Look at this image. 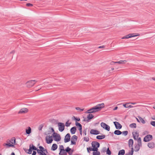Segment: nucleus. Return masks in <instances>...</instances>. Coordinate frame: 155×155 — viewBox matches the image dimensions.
Listing matches in <instances>:
<instances>
[{"instance_id": "17", "label": "nucleus", "mask_w": 155, "mask_h": 155, "mask_svg": "<svg viewBox=\"0 0 155 155\" xmlns=\"http://www.w3.org/2000/svg\"><path fill=\"white\" fill-rule=\"evenodd\" d=\"M70 135L69 134H67L65 137L64 139V142L67 143L70 141Z\"/></svg>"}, {"instance_id": "5", "label": "nucleus", "mask_w": 155, "mask_h": 155, "mask_svg": "<svg viewBox=\"0 0 155 155\" xmlns=\"http://www.w3.org/2000/svg\"><path fill=\"white\" fill-rule=\"evenodd\" d=\"M137 142V144H135L134 151L136 152L140 150V147L142 146L141 139H139Z\"/></svg>"}, {"instance_id": "54", "label": "nucleus", "mask_w": 155, "mask_h": 155, "mask_svg": "<svg viewBox=\"0 0 155 155\" xmlns=\"http://www.w3.org/2000/svg\"><path fill=\"white\" fill-rule=\"evenodd\" d=\"M73 152V151L72 150H71V152L70 151L69 152H68V153L70 155H71V154H72V152Z\"/></svg>"}, {"instance_id": "63", "label": "nucleus", "mask_w": 155, "mask_h": 155, "mask_svg": "<svg viewBox=\"0 0 155 155\" xmlns=\"http://www.w3.org/2000/svg\"><path fill=\"white\" fill-rule=\"evenodd\" d=\"M11 155H15V153L13 152L11 153Z\"/></svg>"}, {"instance_id": "13", "label": "nucleus", "mask_w": 155, "mask_h": 155, "mask_svg": "<svg viewBox=\"0 0 155 155\" xmlns=\"http://www.w3.org/2000/svg\"><path fill=\"white\" fill-rule=\"evenodd\" d=\"M101 127H102L104 129L108 131L110 130V126L105 123L103 122H102L101 124Z\"/></svg>"}, {"instance_id": "22", "label": "nucleus", "mask_w": 155, "mask_h": 155, "mask_svg": "<svg viewBox=\"0 0 155 155\" xmlns=\"http://www.w3.org/2000/svg\"><path fill=\"white\" fill-rule=\"evenodd\" d=\"M94 117V116L91 114H89L87 115V120H86L87 122H89V120L91 119H92ZM84 121H86L85 119L84 120Z\"/></svg>"}, {"instance_id": "55", "label": "nucleus", "mask_w": 155, "mask_h": 155, "mask_svg": "<svg viewBox=\"0 0 155 155\" xmlns=\"http://www.w3.org/2000/svg\"><path fill=\"white\" fill-rule=\"evenodd\" d=\"M79 130H80V134L81 135L82 133V128H81V129H80V128H79Z\"/></svg>"}, {"instance_id": "24", "label": "nucleus", "mask_w": 155, "mask_h": 155, "mask_svg": "<svg viewBox=\"0 0 155 155\" xmlns=\"http://www.w3.org/2000/svg\"><path fill=\"white\" fill-rule=\"evenodd\" d=\"M127 61L126 60H120L118 61L114 62L113 61L112 62L115 63H118L120 64H125L126 62Z\"/></svg>"}, {"instance_id": "45", "label": "nucleus", "mask_w": 155, "mask_h": 155, "mask_svg": "<svg viewBox=\"0 0 155 155\" xmlns=\"http://www.w3.org/2000/svg\"><path fill=\"white\" fill-rule=\"evenodd\" d=\"M76 125L77 126H78L79 127V128H80L81 129V128H82V126L78 122H76Z\"/></svg>"}, {"instance_id": "1", "label": "nucleus", "mask_w": 155, "mask_h": 155, "mask_svg": "<svg viewBox=\"0 0 155 155\" xmlns=\"http://www.w3.org/2000/svg\"><path fill=\"white\" fill-rule=\"evenodd\" d=\"M104 107V104L101 103L97 104L96 106L88 110L86 112V113H91L100 111Z\"/></svg>"}, {"instance_id": "36", "label": "nucleus", "mask_w": 155, "mask_h": 155, "mask_svg": "<svg viewBox=\"0 0 155 155\" xmlns=\"http://www.w3.org/2000/svg\"><path fill=\"white\" fill-rule=\"evenodd\" d=\"M130 127L131 128H136V124L135 123H132L130 125Z\"/></svg>"}, {"instance_id": "37", "label": "nucleus", "mask_w": 155, "mask_h": 155, "mask_svg": "<svg viewBox=\"0 0 155 155\" xmlns=\"http://www.w3.org/2000/svg\"><path fill=\"white\" fill-rule=\"evenodd\" d=\"M87 152L88 153L90 152L89 150L90 151H95L94 149H93V147L92 148L90 147H88L87 148Z\"/></svg>"}, {"instance_id": "42", "label": "nucleus", "mask_w": 155, "mask_h": 155, "mask_svg": "<svg viewBox=\"0 0 155 155\" xmlns=\"http://www.w3.org/2000/svg\"><path fill=\"white\" fill-rule=\"evenodd\" d=\"M31 145V148L32 150H36L37 151V150L38 149H37V148L35 147V146H34L33 145Z\"/></svg>"}, {"instance_id": "14", "label": "nucleus", "mask_w": 155, "mask_h": 155, "mask_svg": "<svg viewBox=\"0 0 155 155\" xmlns=\"http://www.w3.org/2000/svg\"><path fill=\"white\" fill-rule=\"evenodd\" d=\"M78 139L76 135H73L71 138V144L75 145L76 144V141Z\"/></svg>"}, {"instance_id": "34", "label": "nucleus", "mask_w": 155, "mask_h": 155, "mask_svg": "<svg viewBox=\"0 0 155 155\" xmlns=\"http://www.w3.org/2000/svg\"><path fill=\"white\" fill-rule=\"evenodd\" d=\"M138 117L140 120V122H141L143 124H144L145 123V120L142 118L140 116H138Z\"/></svg>"}, {"instance_id": "6", "label": "nucleus", "mask_w": 155, "mask_h": 155, "mask_svg": "<svg viewBox=\"0 0 155 155\" xmlns=\"http://www.w3.org/2000/svg\"><path fill=\"white\" fill-rule=\"evenodd\" d=\"M92 146L94 150H98V148L99 147V143L97 141H93L91 143Z\"/></svg>"}, {"instance_id": "41", "label": "nucleus", "mask_w": 155, "mask_h": 155, "mask_svg": "<svg viewBox=\"0 0 155 155\" xmlns=\"http://www.w3.org/2000/svg\"><path fill=\"white\" fill-rule=\"evenodd\" d=\"M75 109L78 110L79 112H81L84 110V109H81L79 107H76L75 108Z\"/></svg>"}, {"instance_id": "52", "label": "nucleus", "mask_w": 155, "mask_h": 155, "mask_svg": "<svg viewBox=\"0 0 155 155\" xmlns=\"http://www.w3.org/2000/svg\"><path fill=\"white\" fill-rule=\"evenodd\" d=\"M74 119L77 121H79L80 120V119L79 118H76L74 116Z\"/></svg>"}, {"instance_id": "21", "label": "nucleus", "mask_w": 155, "mask_h": 155, "mask_svg": "<svg viewBox=\"0 0 155 155\" xmlns=\"http://www.w3.org/2000/svg\"><path fill=\"white\" fill-rule=\"evenodd\" d=\"M148 146L151 148H153L155 147V144L153 142H150L148 144Z\"/></svg>"}, {"instance_id": "32", "label": "nucleus", "mask_w": 155, "mask_h": 155, "mask_svg": "<svg viewBox=\"0 0 155 155\" xmlns=\"http://www.w3.org/2000/svg\"><path fill=\"white\" fill-rule=\"evenodd\" d=\"M134 152V149L133 147L131 148V150L129 151V152L126 153L125 155H133Z\"/></svg>"}, {"instance_id": "59", "label": "nucleus", "mask_w": 155, "mask_h": 155, "mask_svg": "<svg viewBox=\"0 0 155 155\" xmlns=\"http://www.w3.org/2000/svg\"><path fill=\"white\" fill-rule=\"evenodd\" d=\"M129 103H130V104H136V103H135V102H134V103H133V102H129Z\"/></svg>"}, {"instance_id": "2", "label": "nucleus", "mask_w": 155, "mask_h": 155, "mask_svg": "<svg viewBox=\"0 0 155 155\" xmlns=\"http://www.w3.org/2000/svg\"><path fill=\"white\" fill-rule=\"evenodd\" d=\"M104 107V104L101 103L97 104L96 106L88 110L86 112V113H91L100 111Z\"/></svg>"}, {"instance_id": "62", "label": "nucleus", "mask_w": 155, "mask_h": 155, "mask_svg": "<svg viewBox=\"0 0 155 155\" xmlns=\"http://www.w3.org/2000/svg\"><path fill=\"white\" fill-rule=\"evenodd\" d=\"M152 79L153 80L155 81V77H152Z\"/></svg>"}, {"instance_id": "40", "label": "nucleus", "mask_w": 155, "mask_h": 155, "mask_svg": "<svg viewBox=\"0 0 155 155\" xmlns=\"http://www.w3.org/2000/svg\"><path fill=\"white\" fill-rule=\"evenodd\" d=\"M66 152L67 153L70 152L71 150V148H70L69 147H67L65 150Z\"/></svg>"}, {"instance_id": "53", "label": "nucleus", "mask_w": 155, "mask_h": 155, "mask_svg": "<svg viewBox=\"0 0 155 155\" xmlns=\"http://www.w3.org/2000/svg\"><path fill=\"white\" fill-rule=\"evenodd\" d=\"M36 152L35 151H33V153L32 155H35L36 154Z\"/></svg>"}, {"instance_id": "49", "label": "nucleus", "mask_w": 155, "mask_h": 155, "mask_svg": "<svg viewBox=\"0 0 155 155\" xmlns=\"http://www.w3.org/2000/svg\"><path fill=\"white\" fill-rule=\"evenodd\" d=\"M150 124L154 127H155V121H151L150 123Z\"/></svg>"}, {"instance_id": "61", "label": "nucleus", "mask_w": 155, "mask_h": 155, "mask_svg": "<svg viewBox=\"0 0 155 155\" xmlns=\"http://www.w3.org/2000/svg\"><path fill=\"white\" fill-rule=\"evenodd\" d=\"M136 118V119H137V121L138 122H140V120H139V118Z\"/></svg>"}, {"instance_id": "48", "label": "nucleus", "mask_w": 155, "mask_h": 155, "mask_svg": "<svg viewBox=\"0 0 155 155\" xmlns=\"http://www.w3.org/2000/svg\"><path fill=\"white\" fill-rule=\"evenodd\" d=\"M122 133L124 135L126 136L128 132L127 131H123Z\"/></svg>"}, {"instance_id": "8", "label": "nucleus", "mask_w": 155, "mask_h": 155, "mask_svg": "<svg viewBox=\"0 0 155 155\" xmlns=\"http://www.w3.org/2000/svg\"><path fill=\"white\" fill-rule=\"evenodd\" d=\"M36 82V81L35 80L28 81L26 83V86L28 87H30L33 86Z\"/></svg>"}, {"instance_id": "28", "label": "nucleus", "mask_w": 155, "mask_h": 155, "mask_svg": "<svg viewBox=\"0 0 155 155\" xmlns=\"http://www.w3.org/2000/svg\"><path fill=\"white\" fill-rule=\"evenodd\" d=\"M76 130V127H74L71 129V132L72 134H74L75 133Z\"/></svg>"}, {"instance_id": "64", "label": "nucleus", "mask_w": 155, "mask_h": 155, "mask_svg": "<svg viewBox=\"0 0 155 155\" xmlns=\"http://www.w3.org/2000/svg\"><path fill=\"white\" fill-rule=\"evenodd\" d=\"M153 108L154 109H155V107H153Z\"/></svg>"}, {"instance_id": "4", "label": "nucleus", "mask_w": 155, "mask_h": 155, "mask_svg": "<svg viewBox=\"0 0 155 155\" xmlns=\"http://www.w3.org/2000/svg\"><path fill=\"white\" fill-rule=\"evenodd\" d=\"M39 149H38L37 152L38 153L39 155H47L45 153H48L47 150L42 146L39 147Z\"/></svg>"}, {"instance_id": "51", "label": "nucleus", "mask_w": 155, "mask_h": 155, "mask_svg": "<svg viewBox=\"0 0 155 155\" xmlns=\"http://www.w3.org/2000/svg\"><path fill=\"white\" fill-rule=\"evenodd\" d=\"M105 47V46L104 45H102L101 46H100L98 47V48H104Z\"/></svg>"}, {"instance_id": "9", "label": "nucleus", "mask_w": 155, "mask_h": 155, "mask_svg": "<svg viewBox=\"0 0 155 155\" xmlns=\"http://www.w3.org/2000/svg\"><path fill=\"white\" fill-rule=\"evenodd\" d=\"M58 129L60 131H63L64 129V123L59 122L58 123Z\"/></svg>"}, {"instance_id": "38", "label": "nucleus", "mask_w": 155, "mask_h": 155, "mask_svg": "<svg viewBox=\"0 0 155 155\" xmlns=\"http://www.w3.org/2000/svg\"><path fill=\"white\" fill-rule=\"evenodd\" d=\"M32 150L31 149V145H30L29 146V148L28 150V153L29 154H31L32 152Z\"/></svg>"}, {"instance_id": "19", "label": "nucleus", "mask_w": 155, "mask_h": 155, "mask_svg": "<svg viewBox=\"0 0 155 155\" xmlns=\"http://www.w3.org/2000/svg\"><path fill=\"white\" fill-rule=\"evenodd\" d=\"M114 123L117 129H120L121 128L122 126L119 123L117 122H114Z\"/></svg>"}, {"instance_id": "25", "label": "nucleus", "mask_w": 155, "mask_h": 155, "mask_svg": "<svg viewBox=\"0 0 155 155\" xmlns=\"http://www.w3.org/2000/svg\"><path fill=\"white\" fill-rule=\"evenodd\" d=\"M26 133V134H29L31 133V128L28 127L25 130Z\"/></svg>"}, {"instance_id": "27", "label": "nucleus", "mask_w": 155, "mask_h": 155, "mask_svg": "<svg viewBox=\"0 0 155 155\" xmlns=\"http://www.w3.org/2000/svg\"><path fill=\"white\" fill-rule=\"evenodd\" d=\"M105 137V136L104 135H98L96 137V138L98 139L101 140L104 138Z\"/></svg>"}, {"instance_id": "12", "label": "nucleus", "mask_w": 155, "mask_h": 155, "mask_svg": "<svg viewBox=\"0 0 155 155\" xmlns=\"http://www.w3.org/2000/svg\"><path fill=\"white\" fill-rule=\"evenodd\" d=\"M132 134L133 135V137L134 139L135 140H136L137 141H138V140L139 139H141L140 137H139V134L137 131L134 132L132 133Z\"/></svg>"}, {"instance_id": "31", "label": "nucleus", "mask_w": 155, "mask_h": 155, "mask_svg": "<svg viewBox=\"0 0 155 155\" xmlns=\"http://www.w3.org/2000/svg\"><path fill=\"white\" fill-rule=\"evenodd\" d=\"M125 151L124 150L122 149L119 151L118 155H124L125 154Z\"/></svg>"}, {"instance_id": "29", "label": "nucleus", "mask_w": 155, "mask_h": 155, "mask_svg": "<svg viewBox=\"0 0 155 155\" xmlns=\"http://www.w3.org/2000/svg\"><path fill=\"white\" fill-rule=\"evenodd\" d=\"M59 155H67V153L65 151V150H61L60 151L59 153Z\"/></svg>"}, {"instance_id": "16", "label": "nucleus", "mask_w": 155, "mask_h": 155, "mask_svg": "<svg viewBox=\"0 0 155 155\" xmlns=\"http://www.w3.org/2000/svg\"><path fill=\"white\" fill-rule=\"evenodd\" d=\"M28 111V109L27 108H23L21 109L18 111L19 114H23L27 113Z\"/></svg>"}, {"instance_id": "7", "label": "nucleus", "mask_w": 155, "mask_h": 155, "mask_svg": "<svg viewBox=\"0 0 155 155\" xmlns=\"http://www.w3.org/2000/svg\"><path fill=\"white\" fill-rule=\"evenodd\" d=\"M140 35L138 34H135V33H132V34H130L128 35H127L124 37H122L121 38L122 39H128L129 38H130L131 37L137 36H139Z\"/></svg>"}, {"instance_id": "60", "label": "nucleus", "mask_w": 155, "mask_h": 155, "mask_svg": "<svg viewBox=\"0 0 155 155\" xmlns=\"http://www.w3.org/2000/svg\"><path fill=\"white\" fill-rule=\"evenodd\" d=\"M152 119L153 120H155V116H153V117H152Z\"/></svg>"}, {"instance_id": "23", "label": "nucleus", "mask_w": 155, "mask_h": 155, "mask_svg": "<svg viewBox=\"0 0 155 155\" xmlns=\"http://www.w3.org/2000/svg\"><path fill=\"white\" fill-rule=\"evenodd\" d=\"M134 141L132 139H130L128 141V144L129 147H131V148L133 147V145Z\"/></svg>"}, {"instance_id": "47", "label": "nucleus", "mask_w": 155, "mask_h": 155, "mask_svg": "<svg viewBox=\"0 0 155 155\" xmlns=\"http://www.w3.org/2000/svg\"><path fill=\"white\" fill-rule=\"evenodd\" d=\"M68 121H67L65 123V126L67 127L69 126L71 124V123H69Z\"/></svg>"}, {"instance_id": "58", "label": "nucleus", "mask_w": 155, "mask_h": 155, "mask_svg": "<svg viewBox=\"0 0 155 155\" xmlns=\"http://www.w3.org/2000/svg\"><path fill=\"white\" fill-rule=\"evenodd\" d=\"M133 107L131 105H128V108H132Z\"/></svg>"}, {"instance_id": "10", "label": "nucleus", "mask_w": 155, "mask_h": 155, "mask_svg": "<svg viewBox=\"0 0 155 155\" xmlns=\"http://www.w3.org/2000/svg\"><path fill=\"white\" fill-rule=\"evenodd\" d=\"M53 135L54 140L56 141H59L61 139V137L59 134L54 133Z\"/></svg>"}, {"instance_id": "30", "label": "nucleus", "mask_w": 155, "mask_h": 155, "mask_svg": "<svg viewBox=\"0 0 155 155\" xmlns=\"http://www.w3.org/2000/svg\"><path fill=\"white\" fill-rule=\"evenodd\" d=\"M57 145L56 144H53L51 147V149L53 151L57 149Z\"/></svg>"}, {"instance_id": "50", "label": "nucleus", "mask_w": 155, "mask_h": 155, "mask_svg": "<svg viewBox=\"0 0 155 155\" xmlns=\"http://www.w3.org/2000/svg\"><path fill=\"white\" fill-rule=\"evenodd\" d=\"M26 6L28 7L32 6H33L32 4L29 3H27L26 5Z\"/></svg>"}, {"instance_id": "44", "label": "nucleus", "mask_w": 155, "mask_h": 155, "mask_svg": "<svg viewBox=\"0 0 155 155\" xmlns=\"http://www.w3.org/2000/svg\"><path fill=\"white\" fill-rule=\"evenodd\" d=\"M130 103H129H129H126L125 104H123V106L125 108H128V104H130Z\"/></svg>"}, {"instance_id": "35", "label": "nucleus", "mask_w": 155, "mask_h": 155, "mask_svg": "<svg viewBox=\"0 0 155 155\" xmlns=\"http://www.w3.org/2000/svg\"><path fill=\"white\" fill-rule=\"evenodd\" d=\"M98 150H95L93 152V155H100V153L99 151H98Z\"/></svg>"}, {"instance_id": "11", "label": "nucleus", "mask_w": 155, "mask_h": 155, "mask_svg": "<svg viewBox=\"0 0 155 155\" xmlns=\"http://www.w3.org/2000/svg\"><path fill=\"white\" fill-rule=\"evenodd\" d=\"M153 139V136L152 135L148 134L144 138L143 141L145 142H147Z\"/></svg>"}, {"instance_id": "39", "label": "nucleus", "mask_w": 155, "mask_h": 155, "mask_svg": "<svg viewBox=\"0 0 155 155\" xmlns=\"http://www.w3.org/2000/svg\"><path fill=\"white\" fill-rule=\"evenodd\" d=\"M59 150L60 151H61V150H64L63 146L62 145H60L59 146Z\"/></svg>"}, {"instance_id": "20", "label": "nucleus", "mask_w": 155, "mask_h": 155, "mask_svg": "<svg viewBox=\"0 0 155 155\" xmlns=\"http://www.w3.org/2000/svg\"><path fill=\"white\" fill-rule=\"evenodd\" d=\"M3 145L4 146H6V147L8 148L11 147H14V146L13 144L8 142L7 143H4Z\"/></svg>"}, {"instance_id": "57", "label": "nucleus", "mask_w": 155, "mask_h": 155, "mask_svg": "<svg viewBox=\"0 0 155 155\" xmlns=\"http://www.w3.org/2000/svg\"><path fill=\"white\" fill-rule=\"evenodd\" d=\"M118 107H115L113 109V110H115L117 109Z\"/></svg>"}, {"instance_id": "3", "label": "nucleus", "mask_w": 155, "mask_h": 155, "mask_svg": "<svg viewBox=\"0 0 155 155\" xmlns=\"http://www.w3.org/2000/svg\"><path fill=\"white\" fill-rule=\"evenodd\" d=\"M104 107V104L101 103L97 104L96 106L88 110L86 112V113H91L100 111Z\"/></svg>"}, {"instance_id": "46", "label": "nucleus", "mask_w": 155, "mask_h": 155, "mask_svg": "<svg viewBox=\"0 0 155 155\" xmlns=\"http://www.w3.org/2000/svg\"><path fill=\"white\" fill-rule=\"evenodd\" d=\"M84 140L86 142H88L89 140V138L88 137H84Z\"/></svg>"}, {"instance_id": "15", "label": "nucleus", "mask_w": 155, "mask_h": 155, "mask_svg": "<svg viewBox=\"0 0 155 155\" xmlns=\"http://www.w3.org/2000/svg\"><path fill=\"white\" fill-rule=\"evenodd\" d=\"M46 143H47L49 144L51 143L53 141L52 136L50 135L47 136L46 137Z\"/></svg>"}, {"instance_id": "18", "label": "nucleus", "mask_w": 155, "mask_h": 155, "mask_svg": "<svg viewBox=\"0 0 155 155\" xmlns=\"http://www.w3.org/2000/svg\"><path fill=\"white\" fill-rule=\"evenodd\" d=\"M90 133L91 134L97 135L100 134V132L96 130L91 129V130Z\"/></svg>"}, {"instance_id": "33", "label": "nucleus", "mask_w": 155, "mask_h": 155, "mask_svg": "<svg viewBox=\"0 0 155 155\" xmlns=\"http://www.w3.org/2000/svg\"><path fill=\"white\" fill-rule=\"evenodd\" d=\"M114 133L115 134L119 135L121 134L122 132L120 130H117L114 131Z\"/></svg>"}, {"instance_id": "56", "label": "nucleus", "mask_w": 155, "mask_h": 155, "mask_svg": "<svg viewBox=\"0 0 155 155\" xmlns=\"http://www.w3.org/2000/svg\"><path fill=\"white\" fill-rule=\"evenodd\" d=\"M106 148H105V147H104V148H103V150H103V152H105V151H106Z\"/></svg>"}, {"instance_id": "43", "label": "nucleus", "mask_w": 155, "mask_h": 155, "mask_svg": "<svg viewBox=\"0 0 155 155\" xmlns=\"http://www.w3.org/2000/svg\"><path fill=\"white\" fill-rule=\"evenodd\" d=\"M106 153L107 154L109 155L111 154V152L109 148H107V150L106 151Z\"/></svg>"}, {"instance_id": "26", "label": "nucleus", "mask_w": 155, "mask_h": 155, "mask_svg": "<svg viewBox=\"0 0 155 155\" xmlns=\"http://www.w3.org/2000/svg\"><path fill=\"white\" fill-rule=\"evenodd\" d=\"M9 142L14 146L15 144V139L14 137L12 138L10 140H9Z\"/></svg>"}]
</instances>
